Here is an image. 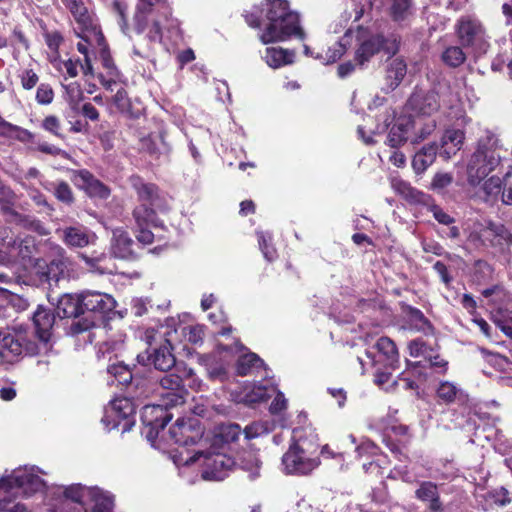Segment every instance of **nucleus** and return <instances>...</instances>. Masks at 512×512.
<instances>
[{
  "mask_svg": "<svg viewBox=\"0 0 512 512\" xmlns=\"http://www.w3.org/2000/svg\"><path fill=\"white\" fill-rule=\"evenodd\" d=\"M244 17L250 27L259 28L258 37L263 44L290 38L304 41L307 37L300 14L290 8L287 0H264L247 11Z\"/></svg>",
  "mask_w": 512,
  "mask_h": 512,
  "instance_id": "nucleus-1",
  "label": "nucleus"
},
{
  "mask_svg": "<svg viewBox=\"0 0 512 512\" xmlns=\"http://www.w3.org/2000/svg\"><path fill=\"white\" fill-rule=\"evenodd\" d=\"M46 476L48 472L37 465L26 464L11 470L6 469L0 477V511L32 512L30 506L18 500V496L30 499L41 494L47 512H51L49 494L58 485H49Z\"/></svg>",
  "mask_w": 512,
  "mask_h": 512,
  "instance_id": "nucleus-2",
  "label": "nucleus"
},
{
  "mask_svg": "<svg viewBox=\"0 0 512 512\" xmlns=\"http://www.w3.org/2000/svg\"><path fill=\"white\" fill-rule=\"evenodd\" d=\"M399 48V39L392 35L384 39L368 28L358 25L355 29L348 28L339 41L326 51L325 63H334L339 60L348 49L354 50V62L357 66L365 68L371 59L383 49L388 54H395Z\"/></svg>",
  "mask_w": 512,
  "mask_h": 512,
  "instance_id": "nucleus-3",
  "label": "nucleus"
},
{
  "mask_svg": "<svg viewBox=\"0 0 512 512\" xmlns=\"http://www.w3.org/2000/svg\"><path fill=\"white\" fill-rule=\"evenodd\" d=\"M114 501L111 492L81 483L53 487L48 498L51 512H70V502L80 505L83 512H112Z\"/></svg>",
  "mask_w": 512,
  "mask_h": 512,
  "instance_id": "nucleus-4",
  "label": "nucleus"
},
{
  "mask_svg": "<svg viewBox=\"0 0 512 512\" xmlns=\"http://www.w3.org/2000/svg\"><path fill=\"white\" fill-rule=\"evenodd\" d=\"M160 8H165V0H138L134 15V30L139 35L144 34V38L149 44L146 50H140L135 46L133 49L134 55L149 58L154 45L165 44L161 27L163 21L166 23V29L170 37L178 35L179 29L176 19L169 18L167 14L154 16V11Z\"/></svg>",
  "mask_w": 512,
  "mask_h": 512,
  "instance_id": "nucleus-5",
  "label": "nucleus"
},
{
  "mask_svg": "<svg viewBox=\"0 0 512 512\" xmlns=\"http://www.w3.org/2000/svg\"><path fill=\"white\" fill-rule=\"evenodd\" d=\"M497 147L498 139L490 132L477 141L476 149L466 164L467 182L471 187L479 186L500 165L502 158Z\"/></svg>",
  "mask_w": 512,
  "mask_h": 512,
  "instance_id": "nucleus-6",
  "label": "nucleus"
},
{
  "mask_svg": "<svg viewBox=\"0 0 512 512\" xmlns=\"http://www.w3.org/2000/svg\"><path fill=\"white\" fill-rule=\"evenodd\" d=\"M177 466H190L199 463L201 476L207 481H221L236 466V461L222 452L207 450V447L193 449V454L185 457L183 452L174 456Z\"/></svg>",
  "mask_w": 512,
  "mask_h": 512,
  "instance_id": "nucleus-7",
  "label": "nucleus"
},
{
  "mask_svg": "<svg viewBox=\"0 0 512 512\" xmlns=\"http://www.w3.org/2000/svg\"><path fill=\"white\" fill-rule=\"evenodd\" d=\"M299 431L293 430L297 440L290 445L281 458V471L286 475L306 476L312 473L320 464L317 454L318 445L307 442L298 436Z\"/></svg>",
  "mask_w": 512,
  "mask_h": 512,
  "instance_id": "nucleus-8",
  "label": "nucleus"
},
{
  "mask_svg": "<svg viewBox=\"0 0 512 512\" xmlns=\"http://www.w3.org/2000/svg\"><path fill=\"white\" fill-rule=\"evenodd\" d=\"M169 435L173 442L179 445V449L172 456L173 460L174 456L181 452L185 457L192 455L193 449L207 447L210 442L209 435H204L197 418L177 419L175 424L170 427Z\"/></svg>",
  "mask_w": 512,
  "mask_h": 512,
  "instance_id": "nucleus-9",
  "label": "nucleus"
},
{
  "mask_svg": "<svg viewBox=\"0 0 512 512\" xmlns=\"http://www.w3.org/2000/svg\"><path fill=\"white\" fill-rule=\"evenodd\" d=\"M408 349L411 357L420 358L416 362L407 361L409 372L418 381H425L428 378V369L434 368L439 373L446 372L448 362L441 358L434 348L427 346L422 339L412 340Z\"/></svg>",
  "mask_w": 512,
  "mask_h": 512,
  "instance_id": "nucleus-10",
  "label": "nucleus"
},
{
  "mask_svg": "<svg viewBox=\"0 0 512 512\" xmlns=\"http://www.w3.org/2000/svg\"><path fill=\"white\" fill-rule=\"evenodd\" d=\"M373 349L366 350L364 357L358 356L361 373H364L368 367L383 366L386 370H394L398 367L399 353L395 343L388 337H381L377 340Z\"/></svg>",
  "mask_w": 512,
  "mask_h": 512,
  "instance_id": "nucleus-11",
  "label": "nucleus"
},
{
  "mask_svg": "<svg viewBox=\"0 0 512 512\" xmlns=\"http://www.w3.org/2000/svg\"><path fill=\"white\" fill-rule=\"evenodd\" d=\"M456 32L461 45L470 48L475 54L487 51L489 43L478 19L471 16L461 17L456 24Z\"/></svg>",
  "mask_w": 512,
  "mask_h": 512,
  "instance_id": "nucleus-12",
  "label": "nucleus"
},
{
  "mask_svg": "<svg viewBox=\"0 0 512 512\" xmlns=\"http://www.w3.org/2000/svg\"><path fill=\"white\" fill-rule=\"evenodd\" d=\"M37 344L22 333L0 332V362L12 363L20 356L34 355Z\"/></svg>",
  "mask_w": 512,
  "mask_h": 512,
  "instance_id": "nucleus-13",
  "label": "nucleus"
},
{
  "mask_svg": "<svg viewBox=\"0 0 512 512\" xmlns=\"http://www.w3.org/2000/svg\"><path fill=\"white\" fill-rule=\"evenodd\" d=\"M438 402L444 404L456 403L462 406L468 413H473L482 418L480 404L471 398L461 387L451 381H441L436 388Z\"/></svg>",
  "mask_w": 512,
  "mask_h": 512,
  "instance_id": "nucleus-14",
  "label": "nucleus"
},
{
  "mask_svg": "<svg viewBox=\"0 0 512 512\" xmlns=\"http://www.w3.org/2000/svg\"><path fill=\"white\" fill-rule=\"evenodd\" d=\"M71 14L77 24V27L74 29L77 36L89 44L97 43V45H101L103 34L97 20L88 12L87 8L82 5L73 10Z\"/></svg>",
  "mask_w": 512,
  "mask_h": 512,
  "instance_id": "nucleus-15",
  "label": "nucleus"
},
{
  "mask_svg": "<svg viewBox=\"0 0 512 512\" xmlns=\"http://www.w3.org/2000/svg\"><path fill=\"white\" fill-rule=\"evenodd\" d=\"M133 218L135 220V233L137 240L148 245L153 242L154 234L150 230L151 227H157L156 214L153 206L141 203L133 210Z\"/></svg>",
  "mask_w": 512,
  "mask_h": 512,
  "instance_id": "nucleus-16",
  "label": "nucleus"
},
{
  "mask_svg": "<svg viewBox=\"0 0 512 512\" xmlns=\"http://www.w3.org/2000/svg\"><path fill=\"white\" fill-rule=\"evenodd\" d=\"M137 360L140 364L153 365L155 369L163 372H167L178 365L168 340H164L163 344L152 351L147 350L145 353L138 354Z\"/></svg>",
  "mask_w": 512,
  "mask_h": 512,
  "instance_id": "nucleus-17",
  "label": "nucleus"
},
{
  "mask_svg": "<svg viewBox=\"0 0 512 512\" xmlns=\"http://www.w3.org/2000/svg\"><path fill=\"white\" fill-rule=\"evenodd\" d=\"M119 414L122 423V434L130 431L135 424V405L127 397H116L104 410L103 421H110V418Z\"/></svg>",
  "mask_w": 512,
  "mask_h": 512,
  "instance_id": "nucleus-18",
  "label": "nucleus"
},
{
  "mask_svg": "<svg viewBox=\"0 0 512 512\" xmlns=\"http://www.w3.org/2000/svg\"><path fill=\"white\" fill-rule=\"evenodd\" d=\"M60 239L70 248H84L95 243L97 236L81 224L65 226L57 230Z\"/></svg>",
  "mask_w": 512,
  "mask_h": 512,
  "instance_id": "nucleus-19",
  "label": "nucleus"
},
{
  "mask_svg": "<svg viewBox=\"0 0 512 512\" xmlns=\"http://www.w3.org/2000/svg\"><path fill=\"white\" fill-rule=\"evenodd\" d=\"M441 104L438 92L417 88L407 102V108L420 115H431L439 110Z\"/></svg>",
  "mask_w": 512,
  "mask_h": 512,
  "instance_id": "nucleus-20",
  "label": "nucleus"
},
{
  "mask_svg": "<svg viewBox=\"0 0 512 512\" xmlns=\"http://www.w3.org/2000/svg\"><path fill=\"white\" fill-rule=\"evenodd\" d=\"M172 419V415L166 411L163 405L152 404L146 405L141 411V420L143 424L150 428L148 438L150 439L155 432V436L158 435L160 430H163L165 426Z\"/></svg>",
  "mask_w": 512,
  "mask_h": 512,
  "instance_id": "nucleus-21",
  "label": "nucleus"
},
{
  "mask_svg": "<svg viewBox=\"0 0 512 512\" xmlns=\"http://www.w3.org/2000/svg\"><path fill=\"white\" fill-rule=\"evenodd\" d=\"M82 305L83 313L90 311L93 313L107 314L115 308L116 301L107 293L87 290L82 292Z\"/></svg>",
  "mask_w": 512,
  "mask_h": 512,
  "instance_id": "nucleus-22",
  "label": "nucleus"
},
{
  "mask_svg": "<svg viewBox=\"0 0 512 512\" xmlns=\"http://www.w3.org/2000/svg\"><path fill=\"white\" fill-rule=\"evenodd\" d=\"M464 140L465 132L462 128H447L441 138L439 155L445 160L452 158L461 150Z\"/></svg>",
  "mask_w": 512,
  "mask_h": 512,
  "instance_id": "nucleus-23",
  "label": "nucleus"
},
{
  "mask_svg": "<svg viewBox=\"0 0 512 512\" xmlns=\"http://www.w3.org/2000/svg\"><path fill=\"white\" fill-rule=\"evenodd\" d=\"M371 7L385 10L396 22H402L411 15L412 0H373Z\"/></svg>",
  "mask_w": 512,
  "mask_h": 512,
  "instance_id": "nucleus-24",
  "label": "nucleus"
},
{
  "mask_svg": "<svg viewBox=\"0 0 512 512\" xmlns=\"http://www.w3.org/2000/svg\"><path fill=\"white\" fill-rule=\"evenodd\" d=\"M131 187L137 193L138 200L149 206L160 207V193L153 183L145 182L141 177L133 175L129 178Z\"/></svg>",
  "mask_w": 512,
  "mask_h": 512,
  "instance_id": "nucleus-25",
  "label": "nucleus"
},
{
  "mask_svg": "<svg viewBox=\"0 0 512 512\" xmlns=\"http://www.w3.org/2000/svg\"><path fill=\"white\" fill-rule=\"evenodd\" d=\"M133 246L134 241L130 238L127 231L123 228L113 230L110 250L115 258L124 260L133 259L135 257Z\"/></svg>",
  "mask_w": 512,
  "mask_h": 512,
  "instance_id": "nucleus-26",
  "label": "nucleus"
},
{
  "mask_svg": "<svg viewBox=\"0 0 512 512\" xmlns=\"http://www.w3.org/2000/svg\"><path fill=\"white\" fill-rule=\"evenodd\" d=\"M415 497L425 503L430 512H443L444 505L440 499L438 486L431 481H422L415 491Z\"/></svg>",
  "mask_w": 512,
  "mask_h": 512,
  "instance_id": "nucleus-27",
  "label": "nucleus"
},
{
  "mask_svg": "<svg viewBox=\"0 0 512 512\" xmlns=\"http://www.w3.org/2000/svg\"><path fill=\"white\" fill-rule=\"evenodd\" d=\"M357 312L363 314L358 324L363 330L368 326L379 327L383 323L382 307L373 300H360Z\"/></svg>",
  "mask_w": 512,
  "mask_h": 512,
  "instance_id": "nucleus-28",
  "label": "nucleus"
},
{
  "mask_svg": "<svg viewBox=\"0 0 512 512\" xmlns=\"http://www.w3.org/2000/svg\"><path fill=\"white\" fill-rule=\"evenodd\" d=\"M416 122L410 116H401L390 129L387 137L388 145L391 148H398L409 138V133L414 128Z\"/></svg>",
  "mask_w": 512,
  "mask_h": 512,
  "instance_id": "nucleus-29",
  "label": "nucleus"
},
{
  "mask_svg": "<svg viewBox=\"0 0 512 512\" xmlns=\"http://www.w3.org/2000/svg\"><path fill=\"white\" fill-rule=\"evenodd\" d=\"M276 392V387L272 381L250 384L245 386L241 401L245 404L253 405L264 401L267 397H270Z\"/></svg>",
  "mask_w": 512,
  "mask_h": 512,
  "instance_id": "nucleus-30",
  "label": "nucleus"
},
{
  "mask_svg": "<svg viewBox=\"0 0 512 512\" xmlns=\"http://www.w3.org/2000/svg\"><path fill=\"white\" fill-rule=\"evenodd\" d=\"M76 182L91 197L106 199L110 195V189L87 170H80L77 173Z\"/></svg>",
  "mask_w": 512,
  "mask_h": 512,
  "instance_id": "nucleus-31",
  "label": "nucleus"
},
{
  "mask_svg": "<svg viewBox=\"0 0 512 512\" xmlns=\"http://www.w3.org/2000/svg\"><path fill=\"white\" fill-rule=\"evenodd\" d=\"M56 313L60 318L78 317L83 314L82 293L63 294L58 299Z\"/></svg>",
  "mask_w": 512,
  "mask_h": 512,
  "instance_id": "nucleus-32",
  "label": "nucleus"
},
{
  "mask_svg": "<svg viewBox=\"0 0 512 512\" xmlns=\"http://www.w3.org/2000/svg\"><path fill=\"white\" fill-rule=\"evenodd\" d=\"M406 73L407 64L403 59H391L386 67L384 90H386V92L394 91L400 85Z\"/></svg>",
  "mask_w": 512,
  "mask_h": 512,
  "instance_id": "nucleus-33",
  "label": "nucleus"
},
{
  "mask_svg": "<svg viewBox=\"0 0 512 512\" xmlns=\"http://www.w3.org/2000/svg\"><path fill=\"white\" fill-rule=\"evenodd\" d=\"M55 317L50 310L39 306L33 314V323L35 326L36 335L39 340L47 343L51 336V330L54 324Z\"/></svg>",
  "mask_w": 512,
  "mask_h": 512,
  "instance_id": "nucleus-34",
  "label": "nucleus"
},
{
  "mask_svg": "<svg viewBox=\"0 0 512 512\" xmlns=\"http://www.w3.org/2000/svg\"><path fill=\"white\" fill-rule=\"evenodd\" d=\"M375 383L385 391H392L395 386H402L405 390L418 388L416 380L406 376L399 377L398 380L392 379L391 373L382 371L380 367L375 374Z\"/></svg>",
  "mask_w": 512,
  "mask_h": 512,
  "instance_id": "nucleus-35",
  "label": "nucleus"
},
{
  "mask_svg": "<svg viewBox=\"0 0 512 512\" xmlns=\"http://www.w3.org/2000/svg\"><path fill=\"white\" fill-rule=\"evenodd\" d=\"M363 13V7H360L356 0H350L339 19L329 26L330 32L337 34L344 29L347 30L351 19L353 18V22H356L363 16Z\"/></svg>",
  "mask_w": 512,
  "mask_h": 512,
  "instance_id": "nucleus-36",
  "label": "nucleus"
},
{
  "mask_svg": "<svg viewBox=\"0 0 512 512\" xmlns=\"http://www.w3.org/2000/svg\"><path fill=\"white\" fill-rule=\"evenodd\" d=\"M262 58L269 67L277 69L293 63L294 52L281 47H268Z\"/></svg>",
  "mask_w": 512,
  "mask_h": 512,
  "instance_id": "nucleus-37",
  "label": "nucleus"
},
{
  "mask_svg": "<svg viewBox=\"0 0 512 512\" xmlns=\"http://www.w3.org/2000/svg\"><path fill=\"white\" fill-rule=\"evenodd\" d=\"M259 370H264L265 376L268 375L267 368L264 362L255 353L249 352L239 356L236 364V371L238 375L245 376Z\"/></svg>",
  "mask_w": 512,
  "mask_h": 512,
  "instance_id": "nucleus-38",
  "label": "nucleus"
},
{
  "mask_svg": "<svg viewBox=\"0 0 512 512\" xmlns=\"http://www.w3.org/2000/svg\"><path fill=\"white\" fill-rule=\"evenodd\" d=\"M438 146L435 143L425 145L413 158L412 166L416 173L424 172L435 161Z\"/></svg>",
  "mask_w": 512,
  "mask_h": 512,
  "instance_id": "nucleus-39",
  "label": "nucleus"
},
{
  "mask_svg": "<svg viewBox=\"0 0 512 512\" xmlns=\"http://www.w3.org/2000/svg\"><path fill=\"white\" fill-rule=\"evenodd\" d=\"M36 273L40 276L42 281L57 282L59 276L63 273V263L60 260H53L46 263L44 260H38L35 265Z\"/></svg>",
  "mask_w": 512,
  "mask_h": 512,
  "instance_id": "nucleus-40",
  "label": "nucleus"
},
{
  "mask_svg": "<svg viewBox=\"0 0 512 512\" xmlns=\"http://www.w3.org/2000/svg\"><path fill=\"white\" fill-rule=\"evenodd\" d=\"M9 242L11 251L15 254V260L17 258L21 260L31 259L36 249L35 238L30 235Z\"/></svg>",
  "mask_w": 512,
  "mask_h": 512,
  "instance_id": "nucleus-41",
  "label": "nucleus"
},
{
  "mask_svg": "<svg viewBox=\"0 0 512 512\" xmlns=\"http://www.w3.org/2000/svg\"><path fill=\"white\" fill-rule=\"evenodd\" d=\"M237 464L243 471L248 473V477L251 480H255L260 477L262 462L256 453L251 451L242 453Z\"/></svg>",
  "mask_w": 512,
  "mask_h": 512,
  "instance_id": "nucleus-42",
  "label": "nucleus"
},
{
  "mask_svg": "<svg viewBox=\"0 0 512 512\" xmlns=\"http://www.w3.org/2000/svg\"><path fill=\"white\" fill-rule=\"evenodd\" d=\"M140 145L142 150L155 157L169 151L168 145L160 134H151L142 138Z\"/></svg>",
  "mask_w": 512,
  "mask_h": 512,
  "instance_id": "nucleus-43",
  "label": "nucleus"
},
{
  "mask_svg": "<svg viewBox=\"0 0 512 512\" xmlns=\"http://www.w3.org/2000/svg\"><path fill=\"white\" fill-rule=\"evenodd\" d=\"M107 372L112 378L111 380L108 381L109 384H113L114 382H116L117 384L120 385H127L131 383L133 378L130 369L126 365H123L122 363L109 365L107 368Z\"/></svg>",
  "mask_w": 512,
  "mask_h": 512,
  "instance_id": "nucleus-44",
  "label": "nucleus"
},
{
  "mask_svg": "<svg viewBox=\"0 0 512 512\" xmlns=\"http://www.w3.org/2000/svg\"><path fill=\"white\" fill-rule=\"evenodd\" d=\"M258 244L264 258L272 262L277 258V251L272 243V235L269 232L258 231Z\"/></svg>",
  "mask_w": 512,
  "mask_h": 512,
  "instance_id": "nucleus-45",
  "label": "nucleus"
},
{
  "mask_svg": "<svg viewBox=\"0 0 512 512\" xmlns=\"http://www.w3.org/2000/svg\"><path fill=\"white\" fill-rule=\"evenodd\" d=\"M176 370L179 373H183V387H189L195 391L203 390L204 383L202 380L195 374L193 369L187 367L184 364H178L176 366Z\"/></svg>",
  "mask_w": 512,
  "mask_h": 512,
  "instance_id": "nucleus-46",
  "label": "nucleus"
},
{
  "mask_svg": "<svg viewBox=\"0 0 512 512\" xmlns=\"http://www.w3.org/2000/svg\"><path fill=\"white\" fill-rule=\"evenodd\" d=\"M392 187L396 192L405 198H410L417 201H424V198H429L427 195L412 188L409 183L403 180L394 179L392 181Z\"/></svg>",
  "mask_w": 512,
  "mask_h": 512,
  "instance_id": "nucleus-47",
  "label": "nucleus"
},
{
  "mask_svg": "<svg viewBox=\"0 0 512 512\" xmlns=\"http://www.w3.org/2000/svg\"><path fill=\"white\" fill-rule=\"evenodd\" d=\"M4 138L27 144L34 141V134L25 128L10 123Z\"/></svg>",
  "mask_w": 512,
  "mask_h": 512,
  "instance_id": "nucleus-48",
  "label": "nucleus"
},
{
  "mask_svg": "<svg viewBox=\"0 0 512 512\" xmlns=\"http://www.w3.org/2000/svg\"><path fill=\"white\" fill-rule=\"evenodd\" d=\"M466 59V55L463 50L458 46H451L446 48L442 53V60L445 64L451 67H458Z\"/></svg>",
  "mask_w": 512,
  "mask_h": 512,
  "instance_id": "nucleus-49",
  "label": "nucleus"
},
{
  "mask_svg": "<svg viewBox=\"0 0 512 512\" xmlns=\"http://www.w3.org/2000/svg\"><path fill=\"white\" fill-rule=\"evenodd\" d=\"M241 434V427L238 424H225L220 426L215 434V440L220 439L223 443L234 442Z\"/></svg>",
  "mask_w": 512,
  "mask_h": 512,
  "instance_id": "nucleus-50",
  "label": "nucleus"
},
{
  "mask_svg": "<svg viewBox=\"0 0 512 512\" xmlns=\"http://www.w3.org/2000/svg\"><path fill=\"white\" fill-rule=\"evenodd\" d=\"M408 317L412 329L424 333H428L431 330L430 323L420 310L411 308Z\"/></svg>",
  "mask_w": 512,
  "mask_h": 512,
  "instance_id": "nucleus-51",
  "label": "nucleus"
},
{
  "mask_svg": "<svg viewBox=\"0 0 512 512\" xmlns=\"http://www.w3.org/2000/svg\"><path fill=\"white\" fill-rule=\"evenodd\" d=\"M273 430V425L268 421H259L247 425L244 429L246 439H253L265 434H268Z\"/></svg>",
  "mask_w": 512,
  "mask_h": 512,
  "instance_id": "nucleus-52",
  "label": "nucleus"
},
{
  "mask_svg": "<svg viewBox=\"0 0 512 512\" xmlns=\"http://www.w3.org/2000/svg\"><path fill=\"white\" fill-rule=\"evenodd\" d=\"M160 385L166 390L176 391L183 387V373H179L176 369L174 372L165 374L160 379Z\"/></svg>",
  "mask_w": 512,
  "mask_h": 512,
  "instance_id": "nucleus-53",
  "label": "nucleus"
},
{
  "mask_svg": "<svg viewBox=\"0 0 512 512\" xmlns=\"http://www.w3.org/2000/svg\"><path fill=\"white\" fill-rule=\"evenodd\" d=\"M52 63L56 69H58L61 72L65 71L69 77L74 78L79 73L80 63L83 62L80 59L70 58L65 61L55 59Z\"/></svg>",
  "mask_w": 512,
  "mask_h": 512,
  "instance_id": "nucleus-54",
  "label": "nucleus"
},
{
  "mask_svg": "<svg viewBox=\"0 0 512 512\" xmlns=\"http://www.w3.org/2000/svg\"><path fill=\"white\" fill-rule=\"evenodd\" d=\"M205 327L200 324L189 325L183 328V335L188 342L192 344H200L203 341Z\"/></svg>",
  "mask_w": 512,
  "mask_h": 512,
  "instance_id": "nucleus-55",
  "label": "nucleus"
},
{
  "mask_svg": "<svg viewBox=\"0 0 512 512\" xmlns=\"http://www.w3.org/2000/svg\"><path fill=\"white\" fill-rule=\"evenodd\" d=\"M481 184L482 190L487 196H496L503 191V180L498 176L485 178Z\"/></svg>",
  "mask_w": 512,
  "mask_h": 512,
  "instance_id": "nucleus-56",
  "label": "nucleus"
},
{
  "mask_svg": "<svg viewBox=\"0 0 512 512\" xmlns=\"http://www.w3.org/2000/svg\"><path fill=\"white\" fill-rule=\"evenodd\" d=\"M18 282L13 277L0 273V299L6 300L10 295L15 294L14 288Z\"/></svg>",
  "mask_w": 512,
  "mask_h": 512,
  "instance_id": "nucleus-57",
  "label": "nucleus"
},
{
  "mask_svg": "<svg viewBox=\"0 0 512 512\" xmlns=\"http://www.w3.org/2000/svg\"><path fill=\"white\" fill-rule=\"evenodd\" d=\"M35 99L40 105H49L53 102L54 91L50 84L41 83L37 87Z\"/></svg>",
  "mask_w": 512,
  "mask_h": 512,
  "instance_id": "nucleus-58",
  "label": "nucleus"
},
{
  "mask_svg": "<svg viewBox=\"0 0 512 512\" xmlns=\"http://www.w3.org/2000/svg\"><path fill=\"white\" fill-rule=\"evenodd\" d=\"M54 194L56 198L66 204H70L73 201V193L70 186L64 182H58L54 187Z\"/></svg>",
  "mask_w": 512,
  "mask_h": 512,
  "instance_id": "nucleus-59",
  "label": "nucleus"
},
{
  "mask_svg": "<svg viewBox=\"0 0 512 512\" xmlns=\"http://www.w3.org/2000/svg\"><path fill=\"white\" fill-rule=\"evenodd\" d=\"M112 9L118 16V24L123 33L127 34V18H126V10L127 5L119 0L112 1Z\"/></svg>",
  "mask_w": 512,
  "mask_h": 512,
  "instance_id": "nucleus-60",
  "label": "nucleus"
},
{
  "mask_svg": "<svg viewBox=\"0 0 512 512\" xmlns=\"http://www.w3.org/2000/svg\"><path fill=\"white\" fill-rule=\"evenodd\" d=\"M429 211L439 224L450 226L455 223V219L436 204L430 205Z\"/></svg>",
  "mask_w": 512,
  "mask_h": 512,
  "instance_id": "nucleus-61",
  "label": "nucleus"
},
{
  "mask_svg": "<svg viewBox=\"0 0 512 512\" xmlns=\"http://www.w3.org/2000/svg\"><path fill=\"white\" fill-rule=\"evenodd\" d=\"M388 478L400 479L406 483H413L415 476L412 475L406 465L395 466L389 473Z\"/></svg>",
  "mask_w": 512,
  "mask_h": 512,
  "instance_id": "nucleus-62",
  "label": "nucleus"
},
{
  "mask_svg": "<svg viewBox=\"0 0 512 512\" xmlns=\"http://www.w3.org/2000/svg\"><path fill=\"white\" fill-rule=\"evenodd\" d=\"M503 180V191L502 201L507 205L512 204V167H509L508 171L502 178Z\"/></svg>",
  "mask_w": 512,
  "mask_h": 512,
  "instance_id": "nucleus-63",
  "label": "nucleus"
},
{
  "mask_svg": "<svg viewBox=\"0 0 512 512\" xmlns=\"http://www.w3.org/2000/svg\"><path fill=\"white\" fill-rule=\"evenodd\" d=\"M379 448L370 440L363 439L359 444L356 445L355 451L359 457L364 455L376 456L378 455Z\"/></svg>",
  "mask_w": 512,
  "mask_h": 512,
  "instance_id": "nucleus-64",
  "label": "nucleus"
}]
</instances>
